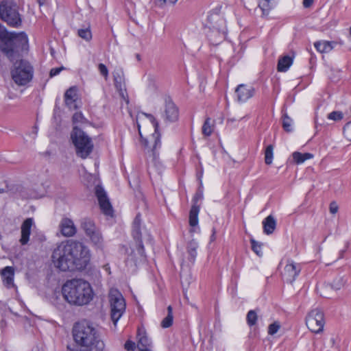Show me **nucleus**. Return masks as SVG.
<instances>
[{
	"mask_svg": "<svg viewBox=\"0 0 351 351\" xmlns=\"http://www.w3.org/2000/svg\"><path fill=\"white\" fill-rule=\"evenodd\" d=\"M313 3V0H303V5L304 8H309Z\"/></svg>",
	"mask_w": 351,
	"mask_h": 351,
	"instance_id": "obj_50",
	"label": "nucleus"
},
{
	"mask_svg": "<svg viewBox=\"0 0 351 351\" xmlns=\"http://www.w3.org/2000/svg\"><path fill=\"white\" fill-rule=\"evenodd\" d=\"M292 119L288 116V114L285 112L282 115V128L283 129L288 132H290L292 131L291 124H292Z\"/></svg>",
	"mask_w": 351,
	"mask_h": 351,
	"instance_id": "obj_36",
	"label": "nucleus"
},
{
	"mask_svg": "<svg viewBox=\"0 0 351 351\" xmlns=\"http://www.w3.org/2000/svg\"><path fill=\"white\" fill-rule=\"evenodd\" d=\"M345 136L351 141V121L347 123L343 127Z\"/></svg>",
	"mask_w": 351,
	"mask_h": 351,
	"instance_id": "obj_44",
	"label": "nucleus"
},
{
	"mask_svg": "<svg viewBox=\"0 0 351 351\" xmlns=\"http://www.w3.org/2000/svg\"><path fill=\"white\" fill-rule=\"evenodd\" d=\"M77 35L86 41H90L92 39V33L90 25L80 28L77 31Z\"/></svg>",
	"mask_w": 351,
	"mask_h": 351,
	"instance_id": "obj_33",
	"label": "nucleus"
},
{
	"mask_svg": "<svg viewBox=\"0 0 351 351\" xmlns=\"http://www.w3.org/2000/svg\"><path fill=\"white\" fill-rule=\"evenodd\" d=\"M145 146H147V140H145Z\"/></svg>",
	"mask_w": 351,
	"mask_h": 351,
	"instance_id": "obj_53",
	"label": "nucleus"
},
{
	"mask_svg": "<svg viewBox=\"0 0 351 351\" xmlns=\"http://www.w3.org/2000/svg\"><path fill=\"white\" fill-rule=\"evenodd\" d=\"M34 69L28 61L21 59L14 63L11 69V76L16 85H27L32 81Z\"/></svg>",
	"mask_w": 351,
	"mask_h": 351,
	"instance_id": "obj_6",
	"label": "nucleus"
},
{
	"mask_svg": "<svg viewBox=\"0 0 351 351\" xmlns=\"http://www.w3.org/2000/svg\"><path fill=\"white\" fill-rule=\"evenodd\" d=\"M72 121L75 125L78 123H86L88 122L87 119L84 117L81 112H77L73 115Z\"/></svg>",
	"mask_w": 351,
	"mask_h": 351,
	"instance_id": "obj_39",
	"label": "nucleus"
},
{
	"mask_svg": "<svg viewBox=\"0 0 351 351\" xmlns=\"http://www.w3.org/2000/svg\"><path fill=\"white\" fill-rule=\"evenodd\" d=\"M327 118L330 120L338 121L343 118V114L341 111H332L328 114Z\"/></svg>",
	"mask_w": 351,
	"mask_h": 351,
	"instance_id": "obj_41",
	"label": "nucleus"
},
{
	"mask_svg": "<svg viewBox=\"0 0 351 351\" xmlns=\"http://www.w3.org/2000/svg\"><path fill=\"white\" fill-rule=\"evenodd\" d=\"M138 338L137 346L139 351L152 350V341L148 338L145 332H142L138 330Z\"/></svg>",
	"mask_w": 351,
	"mask_h": 351,
	"instance_id": "obj_20",
	"label": "nucleus"
},
{
	"mask_svg": "<svg viewBox=\"0 0 351 351\" xmlns=\"http://www.w3.org/2000/svg\"><path fill=\"white\" fill-rule=\"evenodd\" d=\"M51 258L55 267L61 271L82 270L89 264L90 253L84 243L69 240L57 245Z\"/></svg>",
	"mask_w": 351,
	"mask_h": 351,
	"instance_id": "obj_1",
	"label": "nucleus"
},
{
	"mask_svg": "<svg viewBox=\"0 0 351 351\" xmlns=\"http://www.w3.org/2000/svg\"><path fill=\"white\" fill-rule=\"evenodd\" d=\"M347 247H348V245L346 246V248L344 250H342L340 251V252H339V258H343V254L346 252V251L347 250Z\"/></svg>",
	"mask_w": 351,
	"mask_h": 351,
	"instance_id": "obj_51",
	"label": "nucleus"
},
{
	"mask_svg": "<svg viewBox=\"0 0 351 351\" xmlns=\"http://www.w3.org/2000/svg\"><path fill=\"white\" fill-rule=\"evenodd\" d=\"M71 138L76 149V154L84 159L92 152L93 143L91 138L77 125H75L71 134Z\"/></svg>",
	"mask_w": 351,
	"mask_h": 351,
	"instance_id": "obj_5",
	"label": "nucleus"
},
{
	"mask_svg": "<svg viewBox=\"0 0 351 351\" xmlns=\"http://www.w3.org/2000/svg\"><path fill=\"white\" fill-rule=\"evenodd\" d=\"M146 81L147 82L148 88L151 90H154L156 88V77L155 75L151 73L146 75Z\"/></svg>",
	"mask_w": 351,
	"mask_h": 351,
	"instance_id": "obj_40",
	"label": "nucleus"
},
{
	"mask_svg": "<svg viewBox=\"0 0 351 351\" xmlns=\"http://www.w3.org/2000/svg\"><path fill=\"white\" fill-rule=\"evenodd\" d=\"M338 208H339V207H338V206H337L336 202H331L330 204L329 209H330V213L336 214L337 213V211H338Z\"/></svg>",
	"mask_w": 351,
	"mask_h": 351,
	"instance_id": "obj_49",
	"label": "nucleus"
},
{
	"mask_svg": "<svg viewBox=\"0 0 351 351\" xmlns=\"http://www.w3.org/2000/svg\"><path fill=\"white\" fill-rule=\"evenodd\" d=\"M347 277L346 276H339L336 277L331 283L332 289L337 291L342 289L347 282Z\"/></svg>",
	"mask_w": 351,
	"mask_h": 351,
	"instance_id": "obj_29",
	"label": "nucleus"
},
{
	"mask_svg": "<svg viewBox=\"0 0 351 351\" xmlns=\"http://www.w3.org/2000/svg\"><path fill=\"white\" fill-rule=\"evenodd\" d=\"M108 297L111 319L114 325L116 326L125 311V302L121 292L116 289H110Z\"/></svg>",
	"mask_w": 351,
	"mask_h": 351,
	"instance_id": "obj_8",
	"label": "nucleus"
},
{
	"mask_svg": "<svg viewBox=\"0 0 351 351\" xmlns=\"http://www.w3.org/2000/svg\"><path fill=\"white\" fill-rule=\"evenodd\" d=\"M98 69L99 71L100 74L103 75L104 77L107 78L108 75V70L106 65L102 63L99 64Z\"/></svg>",
	"mask_w": 351,
	"mask_h": 351,
	"instance_id": "obj_45",
	"label": "nucleus"
},
{
	"mask_svg": "<svg viewBox=\"0 0 351 351\" xmlns=\"http://www.w3.org/2000/svg\"><path fill=\"white\" fill-rule=\"evenodd\" d=\"M61 234L66 237H71L75 234L77 229L73 221L67 217L62 218L59 224Z\"/></svg>",
	"mask_w": 351,
	"mask_h": 351,
	"instance_id": "obj_16",
	"label": "nucleus"
},
{
	"mask_svg": "<svg viewBox=\"0 0 351 351\" xmlns=\"http://www.w3.org/2000/svg\"><path fill=\"white\" fill-rule=\"evenodd\" d=\"M1 274L6 286L10 287L13 285L14 272L12 267L8 266L3 268L1 271Z\"/></svg>",
	"mask_w": 351,
	"mask_h": 351,
	"instance_id": "obj_23",
	"label": "nucleus"
},
{
	"mask_svg": "<svg viewBox=\"0 0 351 351\" xmlns=\"http://www.w3.org/2000/svg\"><path fill=\"white\" fill-rule=\"evenodd\" d=\"M95 194L101 211L106 215L112 216L113 209L104 189L100 186H97L95 187Z\"/></svg>",
	"mask_w": 351,
	"mask_h": 351,
	"instance_id": "obj_12",
	"label": "nucleus"
},
{
	"mask_svg": "<svg viewBox=\"0 0 351 351\" xmlns=\"http://www.w3.org/2000/svg\"><path fill=\"white\" fill-rule=\"evenodd\" d=\"M34 225V220L32 218L26 219L21 225V237L20 243L21 245H25L28 243L29 235L31 233L32 226Z\"/></svg>",
	"mask_w": 351,
	"mask_h": 351,
	"instance_id": "obj_18",
	"label": "nucleus"
},
{
	"mask_svg": "<svg viewBox=\"0 0 351 351\" xmlns=\"http://www.w3.org/2000/svg\"><path fill=\"white\" fill-rule=\"evenodd\" d=\"M263 232L266 234H271L276 227V221L272 215L267 216L263 221Z\"/></svg>",
	"mask_w": 351,
	"mask_h": 351,
	"instance_id": "obj_21",
	"label": "nucleus"
},
{
	"mask_svg": "<svg viewBox=\"0 0 351 351\" xmlns=\"http://www.w3.org/2000/svg\"><path fill=\"white\" fill-rule=\"evenodd\" d=\"M274 145H269L266 147L265 151V162L267 165H271L273 161Z\"/></svg>",
	"mask_w": 351,
	"mask_h": 351,
	"instance_id": "obj_35",
	"label": "nucleus"
},
{
	"mask_svg": "<svg viewBox=\"0 0 351 351\" xmlns=\"http://www.w3.org/2000/svg\"><path fill=\"white\" fill-rule=\"evenodd\" d=\"M173 311L172 307L169 306L167 307V315L162 319L161 322V326L164 328L170 327L173 323Z\"/></svg>",
	"mask_w": 351,
	"mask_h": 351,
	"instance_id": "obj_32",
	"label": "nucleus"
},
{
	"mask_svg": "<svg viewBox=\"0 0 351 351\" xmlns=\"http://www.w3.org/2000/svg\"><path fill=\"white\" fill-rule=\"evenodd\" d=\"M177 1L178 0H154V3L156 5L159 7H162L167 3L173 4Z\"/></svg>",
	"mask_w": 351,
	"mask_h": 351,
	"instance_id": "obj_46",
	"label": "nucleus"
},
{
	"mask_svg": "<svg viewBox=\"0 0 351 351\" xmlns=\"http://www.w3.org/2000/svg\"><path fill=\"white\" fill-rule=\"evenodd\" d=\"M203 191L200 189L196 192L193 198V204L191 208L189 213V224L192 227H195L198 224V214L199 212V206L197 205V202L202 199Z\"/></svg>",
	"mask_w": 351,
	"mask_h": 351,
	"instance_id": "obj_13",
	"label": "nucleus"
},
{
	"mask_svg": "<svg viewBox=\"0 0 351 351\" xmlns=\"http://www.w3.org/2000/svg\"><path fill=\"white\" fill-rule=\"evenodd\" d=\"M214 123L213 121H211L210 118H207L202 126V133L206 136H209L211 135L213 131Z\"/></svg>",
	"mask_w": 351,
	"mask_h": 351,
	"instance_id": "obj_31",
	"label": "nucleus"
},
{
	"mask_svg": "<svg viewBox=\"0 0 351 351\" xmlns=\"http://www.w3.org/2000/svg\"><path fill=\"white\" fill-rule=\"evenodd\" d=\"M125 348L128 351H132L135 349V343L132 341H127L125 343Z\"/></svg>",
	"mask_w": 351,
	"mask_h": 351,
	"instance_id": "obj_48",
	"label": "nucleus"
},
{
	"mask_svg": "<svg viewBox=\"0 0 351 351\" xmlns=\"http://www.w3.org/2000/svg\"><path fill=\"white\" fill-rule=\"evenodd\" d=\"M215 18H218L217 21L219 23V24L213 26V33H217L220 37V39L222 40L225 38L226 34L225 21L217 15L215 16Z\"/></svg>",
	"mask_w": 351,
	"mask_h": 351,
	"instance_id": "obj_26",
	"label": "nucleus"
},
{
	"mask_svg": "<svg viewBox=\"0 0 351 351\" xmlns=\"http://www.w3.org/2000/svg\"><path fill=\"white\" fill-rule=\"evenodd\" d=\"M215 232H215V229H213V234H212V235H211V237H210V240H211L212 241H214V240L215 239Z\"/></svg>",
	"mask_w": 351,
	"mask_h": 351,
	"instance_id": "obj_52",
	"label": "nucleus"
},
{
	"mask_svg": "<svg viewBox=\"0 0 351 351\" xmlns=\"http://www.w3.org/2000/svg\"><path fill=\"white\" fill-rule=\"evenodd\" d=\"M0 18L13 27H20L22 23L18 5L12 0H3L1 2Z\"/></svg>",
	"mask_w": 351,
	"mask_h": 351,
	"instance_id": "obj_7",
	"label": "nucleus"
},
{
	"mask_svg": "<svg viewBox=\"0 0 351 351\" xmlns=\"http://www.w3.org/2000/svg\"><path fill=\"white\" fill-rule=\"evenodd\" d=\"M252 244V250L259 256H261L263 254L261 250V244L258 242L256 241L254 239H252L250 240Z\"/></svg>",
	"mask_w": 351,
	"mask_h": 351,
	"instance_id": "obj_42",
	"label": "nucleus"
},
{
	"mask_svg": "<svg viewBox=\"0 0 351 351\" xmlns=\"http://www.w3.org/2000/svg\"><path fill=\"white\" fill-rule=\"evenodd\" d=\"M27 48L28 38L24 32L0 31V50L10 61H14L21 52L27 51Z\"/></svg>",
	"mask_w": 351,
	"mask_h": 351,
	"instance_id": "obj_4",
	"label": "nucleus"
},
{
	"mask_svg": "<svg viewBox=\"0 0 351 351\" xmlns=\"http://www.w3.org/2000/svg\"><path fill=\"white\" fill-rule=\"evenodd\" d=\"M198 243L195 240H191L187 244V253L189 254V261L193 264L197 256V249Z\"/></svg>",
	"mask_w": 351,
	"mask_h": 351,
	"instance_id": "obj_27",
	"label": "nucleus"
},
{
	"mask_svg": "<svg viewBox=\"0 0 351 351\" xmlns=\"http://www.w3.org/2000/svg\"><path fill=\"white\" fill-rule=\"evenodd\" d=\"M258 315L255 310H250L247 313L246 321L250 326H254L256 324Z\"/></svg>",
	"mask_w": 351,
	"mask_h": 351,
	"instance_id": "obj_37",
	"label": "nucleus"
},
{
	"mask_svg": "<svg viewBox=\"0 0 351 351\" xmlns=\"http://www.w3.org/2000/svg\"><path fill=\"white\" fill-rule=\"evenodd\" d=\"M293 64V58L289 56H285L278 60L277 69L279 72H285Z\"/></svg>",
	"mask_w": 351,
	"mask_h": 351,
	"instance_id": "obj_25",
	"label": "nucleus"
},
{
	"mask_svg": "<svg viewBox=\"0 0 351 351\" xmlns=\"http://www.w3.org/2000/svg\"><path fill=\"white\" fill-rule=\"evenodd\" d=\"M141 215L138 213L136 215L132 225V236L133 238L136 241L138 251L139 254H143L144 252V246L143 245V238L147 240H151V235L147 231L146 229H141Z\"/></svg>",
	"mask_w": 351,
	"mask_h": 351,
	"instance_id": "obj_10",
	"label": "nucleus"
},
{
	"mask_svg": "<svg viewBox=\"0 0 351 351\" xmlns=\"http://www.w3.org/2000/svg\"><path fill=\"white\" fill-rule=\"evenodd\" d=\"M62 293L68 303L76 306L87 304L93 298L90 283L82 279L67 280L62 287Z\"/></svg>",
	"mask_w": 351,
	"mask_h": 351,
	"instance_id": "obj_3",
	"label": "nucleus"
},
{
	"mask_svg": "<svg viewBox=\"0 0 351 351\" xmlns=\"http://www.w3.org/2000/svg\"><path fill=\"white\" fill-rule=\"evenodd\" d=\"M306 324L314 333L322 332L325 324L324 313L318 308L311 310L306 317Z\"/></svg>",
	"mask_w": 351,
	"mask_h": 351,
	"instance_id": "obj_9",
	"label": "nucleus"
},
{
	"mask_svg": "<svg viewBox=\"0 0 351 351\" xmlns=\"http://www.w3.org/2000/svg\"><path fill=\"white\" fill-rule=\"evenodd\" d=\"M237 100L239 102H245L252 97L255 93V89L252 86L246 84H239L236 90Z\"/></svg>",
	"mask_w": 351,
	"mask_h": 351,
	"instance_id": "obj_14",
	"label": "nucleus"
},
{
	"mask_svg": "<svg viewBox=\"0 0 351 351\" xmlns=\"http://www.w3.org/2000/svg\"><path fill=\"white\" fill-rule=\"evenodd\" d=\"M215 34V33H214V34ZM213 33L212 32V34H210V36H213Z\"/></svg>",
	"mask_w": 351,
	"mask_h": 351,
	"instance_id": "obj_55",
	"label": "nucleus"
},
{
	"mask_svg": "<svg viewBox=\"0 0 351 351\" xmlns=\"http://www.w3.org/2000/svg\"><path fill=\"white\" fill-rule=\"evenodd\" d=\"M145 115L149 118L150 121L152 123V124L154 127V129H155V133L153 134V136H152V138L154 139V144L153 146L152 152H153V154L155 155V150L156 149V148L160 146V136H159V134L157 133L158 128V123L153 115H152L150 114H145Z\"/></svg>",
	"mask_w": 351,
	"mask_h": 351,
	"instance_id": "obj_22",
	"label": "nucleus"
},
{
	"mask_svg": "<svg viewBox=\"0 0 351 351\" xmlns=\"http://www.w3.org/2000/svg\"><path fill=\"white\" fill-rule=\"evenodd\" d=\"M350 34L351 35V27H350Z\"/></svg>",
	"mask_w": 351,
	"mask_h": 351,
	"instance_id": "obj_54",
	"label": "nucleus"
},
{
	"mask_svg": "<svg viewBox=\"0 0 351 351\" xmlns=\"http://www.w3.org/2000/svg\"><path fill=\"white\" fill-rule=\"evenodd\" d=\"M280 328V324L278 322H274L268 326V334L270 335H275Z\"/></svg>",
	"mask_w": 351,
	"mask_h": 351,
	"instance_id": "obj_43",
	"label": "nucleus"
},
{
	"mask_svg": "<svg viewBox=\"0 0 351 351\" xmlns=\"http://www.w3.org/2000/svg\"><path fill=\"white\" fill-rule=\"evenodd\" d=\"M165 115L166 120L170 122L175 121L178 118V109L171 101L166 102Z\"/></svg>",
	"mask_w": 351,
	"mask_h": 351,
	"instance_id": "obj_19",
	"label": "nucleus"
},
{
	"mask_svg": "<svg viewBox=\"0 0 351 351\" xmlns=\"http://www.w3.org/2000/svg\"><path fill=\"white\" fill-rule=\"evenodd\" d=\"M335 43L326 40L317 41L314 43L315 49L320 53H328L334 47Z\"/></svg>",
	"mask_w": 351,
	"mask_h": 351,
	"instance_id": "obj_24",
	"label": "nucleus"
},
{
	"mask_svg": "<svg viewBox=\"0 0 351 351\" xmlns=\"http://www.w3.org/2000/svg\"><path fill=\"white\" fill-rule=\"evenodd\" d=\"M113 80L114 86L119 92L120 97L127 103H129V98L125 87L124 72L122 68H117L113 72Z\"/></svg>",
	"mask_w": 351,
	"mask_h": 351,
	"instance_id": "obj_11",
	"label": "nucleus"
},
{
	"mask_svg": "<svg viewBox=\"0 0 351 351\" xmlns=\"http://www.w3.org/2000/svg\"><path fill=\"white\" fill-rule=\"evenodd\" d=\"M75 343L80 348L70 351H102L105 344L97 329L86 321L76 323L73 328Z\"/></svg>",
	"mask_w": 351,
	"mask_h": 351,
	"instance_id": "obj_2",
	"label": "nucleus"
},
{
	"mask_svg": "<svg viewBox=\"0 0 351 351\" xmlns=\"http://www.w3.org/2000/svg\"><path fill=\"white\" fill-rule=\"evenodd\" d=\"M88 237H90L92 242L98 247H101L103 239L100 232L97 230L94 232L93 234H89Z\"/></svg>",
	"mask_w": 351,
	"mask_h": 351,
	"instance_id": "obj_38",
	"label": "nucleus"
},
{
	"mask_svg": "<svg viewBox=\"0 0 351 351\" xmlns=\"http://www.w3.org/2000/svg\"><path fill=\"white\" fill-rule=\"evenodd\" d=\"M77 88L76 86L70 87L64 93V102L70 109L77 108L75 102L77 99Z\"/></svg>",
	"mask_w": 351,
	"mask_h": 351,
	"instance_id": "obj_17",
	"label": "nucleus"
},
{
	"mask_svg": "<svg viewBox=\"0 0 351 351\" xmlns=\"http://www.w3.org/2000/svg\"><path fill=\"white\" fill-rule=\"evenodd\" d=\"M82 227L87 236L93 234L97 230L94 222L89 219H84L83 220L82 223Z\"/></svg>",
	"mask_w": 351,
	"mask_h": 351,
	"instance_id": "obj_28",
	"label": "nucleus"
},
{
	"mask_svg": "<svg viewBox=\"0 0 351 351\" xmlns=\"http://www.w3.org/2000/svg\"><path fill=\"white\" fill-rule=\"evenodd\" d=\"M294 161L297 164H302L305 160L310 159L313 157V155L309 153L302 154L300 152H295L292 154Z\"/></svg>",
	"mask_w": 351,
	"mask_h": 351,
	"instance_id": "obj_30",
	"label": "nucleus"
},
{
	"mask_svg": "<svg viewBox=\"0 0 351 351\" xmlns=\"http://www.w3.org/2000/svg\"><path fill=\"white\" fill-rule=\"evenodd\" d=\"M258 6L263 11V14H267L269 11L273 7L272 1H271V0H259Z\"/></svg>",
	"mask_w": 351,
	"mask_h": 351,
	"instance_id": "obj_34",
	"label": "nucleus"
},
{
	"mask_svg": "<svg viewBox=\"0 0 351 351\" xmlns=\"http://www.w3.org/2000/svg\"><path fill=\"white\" fill-rule=\"evenodd\" d=\"M301 271V267L299 264L289 261L284 269V275L287 281L292 283L299 275Z\"/></svg>",
	"mask_w": 351,
	"mask_h": 351,
	"instance_id": "obj_15",
	"label": "nucleus"
},
{
	"mask_svg": "<svg viewBox=\"0 0 351 351\" xmlns=\"http://www.w3.org/2000/svg\"><path fill=\"white\" fill-rule=\"evenodd\" d=\"M64 69L63 66L61 67H57V68H53L49 73V75L51 77H54L57 75H58L61 71Z\"/></svg>",
	"mask_w": 351,
	"mask_h": 351,
	"instance_id": "obj_47",
	"label": "nucleus"
}]
</instances>
